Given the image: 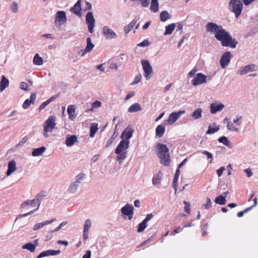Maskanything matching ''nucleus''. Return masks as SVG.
Segmentation results:
<instances>
[{
  "instance_id": "48",
  "label": "nucleus",
  "mask_w": 258,
  "mask_h": 258,
  "mask_svg": "<svg viewBox=\"0 0 258 258\" xmlns=\"http://www.w3.org/2000/svg\"><path fill=\"white\" fill-rule=\"evenodd\" d=\"M91 224V221L89 219L86 220L84 225V230L89 231Z\"/></svg>"
},
{
  "instance_id": "45",
  "label": "nucleus",
  "mask_w": 258,
  "mask_h": 258,
  "mask_svg": "<svg viewBox=\"0 0 258 258\" xmlns=\"http://www.w3.org/2000/svg\"><path fill=\"white\" fill-rule=\"evenodd\" d=\"M227 128L229 131H235L236 132H239V130L237 127H236L234 126L233 123L231 122V121L228 122L227 125Z\"/></svg>"
},
{
  "instance_id": "8",
  "label": "nucleus",
  "mask_w": 258,
  "mask_h": 258,
  "mask_svg": "<svg viewBox=\"0 0 258 258\" xmlns=\"http://www.w3.org/2000/svg\"><path fill=\"white\" fill-rule=\"evenodd\" d=\"M232 58L230 51H226L223 54L220 59V64L222 69H225L228 66Z\"/></svg>"
},
{
  "instance_id": "57",
  "label": "nucleus",
  "mask_w": 258,
  "mask_h": 258,
  "mask_svg": "<svg viewBox=\"0 0 258 258\" xmlns=\"http://www.w3.org/2000/svg\"><path fill=\"white\" fill-rule=\"evenodd\" d=\"M139 1L141 3V5L143 7H147L149 5L150 0H139Z\"/></svg>"
},
{
  "instance_id": "42",
  "label": "nucleus",
  "mask_w": 258,
  "mask_h": 258,
  "mask_svg": "<svg viewBox=\"0 0 258 258\" xmlns=\"http://www.w3.org/2000/svg\"><path fill=\"white\" fill-rule=\"evenodd\" d=\"M226 200L225 199L224 197H222V196H219L216 197L215 200V202L220 205H224L226 204Z\"/></svg>"
},
{
  "instance_id": "41",
  "label": "nucleus",
  "mask_w": 258,
  "mask_h": 258,
  "mask_svg": "<svg viewBox=\"0 0 258 258\" xmlns=\"http://www.w3.org/2000/svg\"><path fill=\"white\" fill-rule=\"evenodd\" d=\"M98 130V124L95 123L91 124L90 127V136L91 138L94 137L95 134Z\"/></svg>"
},
{
  "instance_id": "31",
  "label": "nucleus",
  "mask_w": 258,
  "mask_h": 258,
  "mask_svg": "<svg viewBox=\"0 0 258 258\" xmlns=\"http://www.w3.org/2000/svg\"><path fill=\"white\" fill-rule=\"evenodd\" d=\"M165 132V127L162 125H158L155 131L156 136L159 138L162 137Z\"/></svg>"
},
{
  "instance_id": "37",
  "label": "nucleus",
  "mask_w": 258,
  "mask_h": 258,
  "mask_svg": "<svg viewBox=\"0 0 258 258\" xmlns=\"http://www.w3.org/2000/svg\"><path fill=\"white\" fill-rule=\"evenodd\" d=\"M33 61L34 64L37 66H41L43 62L42 58L38 53L36 54L34 56Z\"/></svg>"
},
{
  "instance_id": "17",
  "label": "nucleus",
  "mask_w": 258,
  "mask_h": 258,
  "mask_svg": "<svg viewBox=\"0 0 258 258\" xmlns=\"http://www.w3.org/2000/svg\"><path fill=\"white\" fill-rule=\"evenodd\" d=\"M255 67V66L253 64L247 65L243 68H241L237 73L240 75H243L247 73L254 71Z\"/></svg>"
},
{
  "instance_id": "20",
  "label": "nucleus",
  "mask_w": 258,
  "mask_h": 258,
  "mask_svg": "<svg viewBox=\"0 0 258 258\" xmlns=\"http://www.w3.org/2000/svg\"><path fill=\"white\" fill-rule=\"evenodd\" d=\"M32 201H35V203H32V205H31V206H32V207H35V206H37V208L36 209L33 210H32V211H30V212H28V213H25V214H24L19 215L17 217L16 219V220H15V221H17V220L18 218H22V217H27V216H29V215H31V214H32L34 213L36 211H37V210L38 209V208H39V206H40V203H39V202L37 201V200H35V199H33V200H32Z\"/></svg>"
},
{
  "instance_id": "50",
  "label": "nucleus",
  "mask_w": 258,
  "mask_h": 258,
  "mask_svg": "<svg viewBox=\"0 0 258 258\" xmlns=\"http://www.w3.org/2000/svg\"><path fill=\"white\" fill-rule=\"evenodd\" d=\"M35 201H32V200H28L27 201H25L23 203H22L21 205V207L22 208H25L27 206H31L32 205L33 203H35Z\"/></svg>"
},
{
  "instance_id": "32",
  "label": "nucleus",
  "mask_w": 258,
  "mask_h": 258,
  "mask_svg": "<svg viewBox=\"0 0 258 258\" xmlns=\"http://www.w3.org/2000/svg\"><path fill=\"white\" fill-rule=\"evenodd\" d=\"M171 15L167 11H163L160 14V19L161 21L165 22L171 18Z\"/></svg>"
},
{
  "instance_id": "6",
  "label": "nucleus",
  "mask_w": 258,
  "mask_h": 258,
  "mask_svg": "<svg viewBox=\"0 0 258 258\" xmlns=\"http://www.w3.org/2000/svg\"><path fill=\"white\" fill-rule=\"evenodd\" d=\"M55 117L54 116H49L45 122L44 132H51L52 129L55 127Z\"/></svg>"
},
{
  "instance_id": "1",
  "label": "nucleus",
  "mask_w": 258,
  "mask_h": 258,
  "mask_svg": "<svg viewBox=\"0 0 258 258\" xmlns=\"http://www.w3.org/2000/svg\"><path fill=\"white\" fill-rule=\"evenodd\" d=\"M205 28L207 32L214 34L216 39L220 41L223 46H229L232 48L236 47L237 42L235 39H232L230 34L223 29L221 25L210 22L207 23Z\"/></svg>"
},
{
  "instance_id": "21",
  "label": "nucleus",
  "mask_w": 258,
  "mask_h": 258,
  "mask_svg": "<svg viewBox=\"0 0 258 258\" xmlns=\"http://www.w3.org/2000/svg\"><path fill=\"white\" fill-rule=\"evenodd\" d=\"M224 108V105L222 103H212L210 105V112L212 114H216L217 112L222 111Z\"/></svg>"
},
{
  "instance_id": "43",
  "label": "nucleus",
  "mask_w": 258,
  "mask_h": 258,
  "mask_svg": "<svg viewBox=\"0 0 258 258\" xmlns=\"http://www.w3.org/2000/svg\"><path fill=\"white\" fill-rule=\"evenodd\" d=\"M85 177L86 174L85 173H79L75 177V180L74 181L76 182L77 183H78L79 184H80L82 182V181L85 178Z\"/></svg>"
},
{
  "instance_id": "11",
  "label": "nucleus",
  "mask_w": 258,
  "mask_h": 258,
  "mask_svg": "<svg viewBox=\"0 0 258 258\" xmlns=\"http://www.w3.org/2000/svg\"><path fill=\"white\" fill-rule=\"evenodd\" d=\"M207 76L202 73H198L195 79L191 81V84L195 86L206 83Z\"/></svg>"
},
{
  "instance_id": "25",
  "label": "nucleus",
  "mask_w": 258,
  "mask_h": 258,
  "mask_svg": "<svg viewBox=\"0 0 258 258\" xmlns=\"http://www.w3.org/2000/svg\"><path fill=\"white\" fill-rule=\"evenodd\" d=\"M79 185L78 183L74 181H72L68 188V192L71 194H76L79 188Z\"/></svg>"
},
{
  "instance_id": "10",
  "label": "nucleus",
  "mask_w": 258,
  "mask_h": 258,
  "mask_svg": "<svg viewBox=\"0 0 258 258\" xmlns=\"http://www.w3.org/2000/svg\"><path fill=\"white\" fill-rule=\"evenodd\" d=\"M134 207L130 204H126L121 209V212L122 214L127 216L130 220L132 219L134 214Z\"/></svg>"
},
{
  "instance_id": "40",
  "label": "nucleus",
  "mask_w": 258,
  "mask_h": 258,
  "mask_svg": "<svg viewBox=\"0 0 258 258\" xmlns=\"http://www.w3.org/2000/svg\"><path fill=\"white\" fill-rule=\"evenodd\" d=\"M213 125L215 126V127H212L211 125L209 126L208 130L206 132V134H212L218 132L219 130V126L218 125H216L215 123H213Z\"/></svg>"
},
{
  "instance_id": "62",
  "label": "nucleus",
  "mask_w": 258,
  "mask_h": 258,
  "mask_svg": "<svg viewBox=\"0 0 258 258\" xmlns=\"http://www.w3.org/2000/svg\"><path fill=\"white\" fill-rule=\"evenodd\" d=\"M244 171L245 173H246V175L248 177H251L253 174V173L250 168L246 169L244 170Z\"/></svg>"
},
{
  "instance_id": "19",
  "label": "nucleus",
  "mask_w": 258,
  "mask_h": 258,
  "mask_svg": "<svg viewBox=\"0 0 258 258\" xmlns=\"http://www.w3.org/2000/svg\"><path fill=\"white\" fill-rule=\"evenodd\" d=\"M134 131L130 127H126L121 135L120 138L122 140L129 141L132 138Z\"/></svg>"
},
{
  "instance_id": "18",
  "label": "nucleus",
  "mask_w": 258,
  "mask_h": 258,
  "mask_svg": "<svg viewBox=\"0 0 258 258\" xmlns=\"http://www.w3.org/2000/svg\"><path fill=\"white\" fill-rule=\"evenodd\" d=\"M17 170L16 162L14 160H11L8 162V170L6 174L8 176L11 175Z\"/></svg>"
},
{
  "instance_id": "51",
  "label": "nucleus",
  "mask_w": 258,
  "mask_h": 258,
  "mask_svg": "<svg viewBox=\"0 0 258 258\" xmlns=\"http://www.w3.org/2000/svg\"><path fill=\"white\" fill-rule=\"evenodd\" d=\"M203 206L206 209H209L212 207V202L209 198H207L206 203L203 204Z\"/></svg>"
},
{
  "instance_id": "12",
  "label": "nucleus",
  "mask_w": 258,
  "mask_h": 258,
  "mask_svg": "<svg viewBox=\"0 0 258 258\" xmlns=\"http://www.w3.org/2000/svg\"><path fill=\"white\" fill-rule=\"evenodd\" d=\"M67 22V17L65 12L61 11L56 13L55 23H58L59 25L61 26Z\"/></svg>"
},
{
  "instance_id": "28",
  "label": "nucleus",
  "mask_w": 258,
  "mask_h": 258,
  "mask_svg": "<svg viewBox=\"0 0 258 258\" xmlns=\"http://www.w3.org/2000/svg\"><path fill=\"white\" fill-rule=\"evenodd\" d=\"M162 173L159 171L156 175H154L152 179V183L154 185H158L161 183L162 180Z\"/></svg>"
},
{
  "instance_id": "3",
  "label": "nucleus",
  "mask_w": 258,
  "mask_h": 258,
  "mask_svg": "<svg viewBox=\"0 0 258 258\" xmlns=\"http://www.w3.org/2000/svg\"><path fill=\"white\" fill-rule=\"evenodd\" d=\"M157 156L160 160V162L164 166L168 165L170 160L169 149L166 145L158 143L156 146Z\"/></svg>"
},
{
  "instance_id": "22",
  "label": "nucleus",
  "mask_w": 258,
  "mask_h": 258,
  "mask_svg": "<svg viewBox=\"0 0 258 258\" xmlns=\"http://www.w3.org/2000/svg\"><path fill=\"white\" fill-rule=\"evenodd\" d=\"M78 142V138L76 135H68L66 138L65 144L68 147H71L75 143Z\"/></svg>"
},
{
  "instance_id": "33",
  "label": "nucleus",
  "mask_w": 258,
  "mask_h": 258,
  "mask_svg": "<svg viewBox=\"0 0 258 258\" xmlns=\"http://www.w3.org/2000/svg\"><path fill=\"white\" fill-rule=\"evenodd\" d=\"M203 110L202 108H198L191 114V116L194 119H198L202 116Z\"/></svg>"
},
{
  "instance_id": "53",
  "label": "nucleus",
  "mask_w": 258,
  "mask_h": 258,
  "mask_svg": "<svg viewBox=\"0 0 258 258\" xmlns=\"http://www.w3.org/2000/svg\"><path fill=\"white\" fill-rule=\"evenodd\" d=\"M150 44V42L147 39H145L142 42H140L139 44H138L137 46L139 47H146L149 46Z\"/></svg>"
},
{
  "instance_id": "30",
  "label": "nucleus",
  "mask_w": 258,
  "mask_h": 258,
  "mask_svg": "<svg viewBox=\"0 0 258 258\" xmlns=\"http://www.w3.org/2000/svg\"><path fill=\"white\" fill-rule=\"evenodd\" d=\"M180 173V170L179 169H177L176 170L174 176V179L172 182V186L175 190V193H176L177 189V181L179 177Z\"/></svg>"
},
{
  "instance_id": "46",
  "label": "nucleus",
  "mask_w": 258,
  "mask_h": 258,
  "mask_svg": "<svg viewBox=\"0 0 258 258\" xmlns=\"http://www.w3.org/2000/svg\"><path fill=\"white\" fill-rule=\"evenodd\" d=\"M146 227H147V223H146L143 221L138 225V228L137 229L138 232H143L146 229Z\"/></svg>"
},
{
  "instance_id": "64",
  "label": "nucleus",
  "mask_w": 258,
  "mask_h": 258,
  "mask_svg": "<svg viewBox=\"0 0 258 258\" xmlns=\"http://www.w3.org/2000/svg\"><path fill=\"white\" fill-rule=\"evenodd\" d=\"M91 256V251L90 250H87L86 251L85 254L83 256L82 258H90Z\"/></svg>"
},
{
  "instance_id": "47",
  "label": "nucleus",
  "mask_w": 258,
  "mask_h": 258,
  "mask_svg": "<svg viewBox=\"0 0 258 258\" xmlns=\"http://www.w3.org/2000/svg\"><path fill=\"white\" fill-rule=\"evenodd\" d=\"M101 105V103L99 101H95L93 102L91 104V108L89 109L90 111H93L95 108H98L100 107Z\"/></svg>"
},
{
  "instance_id": "49",
  "label": "nucleus",
  "mask_w": 258,
  "mask_h": 258,
  "mask_svg": "<svg viewBox=\"0 0 258 258\" xmlns=\"http://www.w3.org/2000/svg\"><path fill=\"white\" fill-rule=\"evenodd\" d=\"M11 9L12 12L17 13L18 12V6L15 2H13L11 5Z\"/></svg>"
},
{
  "instance_id": "13",
  "label": "nucleus",
  "mask_w": 258,
  "mask_h": 258,
  "mask_svg": "<svg viewBox=\"0 0 258 258\" xmlns=\"http://www.w3.org/2000/svg\"><path fill=\"white\" fill-rule=\"evenodd\" d=\"M103 34L106 39H113L117 37L116 34L107 26H104L103 28Z\"/></svg>"
},
{
  "instance_id": "16",
  "label": "nucleus",
  "mask_w": 258,
  "mask_h": 258,
  "mask_svg": "<svg viewBox=\"0 0 258 258\" xmlns=\"http://www.w3.org/2000/svg\"><path fill=\"white\" fill-rule=\"evenodd\" d=\"M60 253V250L49 249L41 252L37 257V258H42L50 255H56Z\"/></svg>"
},
{
  "instance_id": "29",
  "label": "nucleus",
  "mask_w": 258,
  "mask_h": 258,
  "mask_svg": "<svg viewBox=\"0 0 258 258\" xmlns=\"http://www.w3.org/2000/svg\"><path fill=\"white\" fill-rule=\"evenodd\" d=\"M139 19V18H137L136 17L128 25L124 27V31L126 34H127L130 31H131L133 28L135 26Z\"/></svg>"
},
{
  "instance_id": "26",
  "label": "nucleus",
  "mask_w": 258,
  "mask_h": 258,
  "mask_svg": "<svg viewBox=\"0 0 258 258\" xmlns=\"http://www.w3.org/2000/svg\"><path fill=\"white\" fill-rule=\"evenodd\" d=\"M46 148L44 146L34 149L32 152V156L33 157H37L42 155V154L46 151Z\"/></svg>"
},
{
  "instance_id": "44",
  "label": "nucleus",
  "mask_w": 258,
  "mask_h": 258,
  "mask_svg": "<svg viewBox=\"0 0 258 258\" xmlns=\"http://www.w3.org/2000/svg\"><path fill=\"white\" fill-rule=\"evenodd\" d=\"M49 224V222H46V221L36 224L33 228V230L34 231L38 230L39 229L42 228L43 226Z\"/></svg>"
},
{
  "instance_id": "54",
  "label": "nucleus",
  "mask_w": 258,
  "mask_h": 258,
  "mask_svg": "<svg viewBox=\"0 0 258 258\" xmlns=\"http://www.w3.org/2000/svg\"><path fill=\"white\" fill-rule=\"evenodd\" d=\"M142 79V76L141 75H138L136 76L134 81L131 83V85H134L139 83Z\"/></svg>"
},
{
  "instance_id": "5",
  "label": "nucleus",
  "mask_w": 258,
  "mask_h": 258,
  "mask_svg": "<svg viewBox=\"0 0 258 258\" xmlns=\"http://www.w3.org/2000/svg\"><path fill=\"white\" fill-rule=\"evenodd\" d=\"M141 64L144 71V76L147 80H149L153 72V68L148 59L142 60Z\"/></svg>"
},
{
  "instance_id": "34",
  "label": "nucleus",
  "mask_w": 258,
  "mask_h": 258,
  "mask_svg": "<svg viewBox=\"0 0 258 258\" xmlns=\"http://www.w3.org/2000/svg\"><path fill=\"white\" fill-rule=\"evenodd\" d=\"M142 110V107L140 104L136 103L132 105L128 109L129 112H136Z\"/></svg>"
},
{
  "instance_id": "58",
  "label": "nucleus",
  "mask_w": 258,
  "mask_h": 258,
  "mask_svg": "<svg viewBox=\"0 0 258 258\" xmlns=\"http://www.w3.org/2000/svg\"><path fill=\"white\" fill-rule=\"evenodd\" d=\"M225 170V167L223 166L217 170L216 172L218 177L221 176L223 171Z\"/></svg>"
},
{
  "instance_id": "9",
  "label": "nucleus",
  "mask_w": 258,
  "mask_h": 258,
  "mask_svg": "<svg viewBox=\"0 0 258 258\" xmlns=\"http://www.w3.org/2000/svg\"><path fill=\"white\" fill-rule=\"evenodd\" d=\"M185 112V111L184 110H180L177 112H172L169 115L168 118L167 120V123L169 124H173L178 119V118L181 116V115L184 114Z\"/></svg>"
},
{
  "instance_id": "59",
  "label": "nucleus",
  "mask_w": 258,
  "mask_h": 258,
  "mask_svg": "<svg viewBox=\"0 0 258 258\" xmlns=\"http://www.w3.org/2000/svg\"><path fill=\"white\" fill-rule=\"evenodd\" d=\"M197 72V69L196 68H194L193 69H192L188 74V77L191 78L195 76L196 75V73Z\"/></svg>"
},
{
  "instance_id": "23",
  "label": "nucleus",
  "mask_w": 258,
  "mask_h": 258,
  "mask_svg": "<svg viewBox=\"0 0 258 258\" xmlns=\"http://www.w3.org/2000/svg\"><path fill=\"white\" fill-rule=\"evenodd\" d=\"M36 93H33L31 94L30 99H26L23 104V108L24 109H27L28 108L31 104H34V101L36 99Z\"/></svg>"
},
{
  "instance_id": "27",
  "label": "nucleus",
  "mask_w": 258,
  "mask_h": 258,
  "mask_svg": "<svg viewBox=\"0 0 258 258\" xmlns=\"http://www.w3.org/2000/svg\"><path fill=\"white\" fill-rule=\"evenodd\" d=\"M9 85V81L6 77L3 75L0 82V90L3 91Z\"/></svg>"
},
{
  "instance_id": "38",
  "label": "nucleus",
  "mask_w": 258,
  "mask_h": 258,
  "mask_svg": "<svg viewBox=\"0 0 258 258\" xmlns=\"http://www.w3.org/2000/svg\"><path fill=\"white\" fill-rule=\"evenodd\" d=\"M219 142L223 144L228 147L231 148V143L225 136H222L218 139Z\"/></svg>"
},
{
  "instance_id": "39",
  "label": "nucleus",
  "mask_w": 258,
  "mask_h": 258,
  "mask_svg": "<svg viewBox=\"0 0 258 258\" xmlns=\"http://www.w3.org/2000/svg\"><path fill=\"white\" fill-rule=\"evenodd\" d=\"M23 249H26L28 250H29L31 252H33L35 251L36 249V246L35 244L29 242L28 243H26V244H24L22 246Z\"/></svg>"
},
{
  "instance_id": "4",
  "label": "nucleus",
  "mask_w": 258,
  "mask_h": 258,
  "mask_svg": "<svg viewBox=\"0 0 258 258\" xmlns=\"http://www.w3.org/2000/svg\"><path fill=\"white\" fill-rule=\"evenodd\" d=\"M229 10L234 13L236 18H238L241 14L243 4L240 0H230L228 4Z\"/></svg>"
},
{
  "instance_id": "56",
  "label": "nucleus",
  "mask_w": 258,
  "mask_h": 258,
  "mask_svg": "<svg viewBox=\"0 0 258 258\" xmlns=\"http://www.w3.org/2000/svg\"><path fill=\"white\" fill-rule=\"evenodd\" d=\"M116 137V135H114V134L112 136V137H111V138H110L108 140V141H107V142L106 143V147H109L112 144V143L113 142V140L115 139Z\"/></svg>"
},
{
  "instance_id": "61",
  "label": "nucleus",
  "mask_w": 258,
  "mask_h": 258,
  "mask_svg": "<svg viewBox=\"0 0 258 258\" xmlns=\"http://www.w3.org/2000/svg\"><path fill=\"white\" fill-rule=\"evenodd\" d=\"M20 88L23 90H28V85L26 82H22L20 84Z\"/></svg>"
},
{
  "instance_id": "2",
  "label": "nucleus",
  "mask_w": 258,
  "mask_h": 258,
  "mask_svg": "<svg viewBox=\"0 0 258 258\" xmlns=\"http://www.w3.org/2000/svg\"><path fill=\"white\" fill-rule=\"evenodd\" d=\"M130 141L122 140L115 150V153L117 155L116 160L121 163L127 155V149L129 147Z\"/></svg>"
},
{
  "instance_id": "63",
  "label": "nucleus",
  "mask_w": 258,
  "mask_h": 258,
  "mask_svg": "<svg viewBox=\"0 0 258 258\" xmlns=\"http://www.w3.org/2000/svg\"><path fill=\"white\" fill-rule=\"evenodd\" d=\"M153 217V215L152 214H148L145 219L143 220L144 222L147 223L149 220H150Z\"/></svg>"
},
{
  "instance_id": "7",
  "label": "nucleus",
  "mask_w": 258,
  "mask_h": 258,
  "mask_svg": "<svg viewBox=\"0 0 258 258\" xmlns=\"http://www.w3.org/2000/svg\"><path fill=\"white\" fill-rule=\"evenodd\" d=\"M86 22L88 25V31L92 33L94 32L93 28L95 24V19L93 13L89 12L86 15Z\"/></svg>"
},
{
  "instance_id": "14",
  "label": "nucleus",
  "mask_w": 258,
  "mask_h": 258,
  "mask_svg": "<svg viewBox=\"0 0 258 258\" xmlns=\"http://www.w3.org/2000/svg\"><path fill=\"white\" fill-rule=\"evenodd\" d=\"M70 11L76 16H80L82 11L81 0H78L75 5L70 9Z\"/></svg>"
},
{
  "instance_id": "15",
  "label": "nucleus",
  "mask_w": 258,
  "mask_h": 258,
  "mask_svg": "<svg viewBox=\"0 0 258 258\" xmlns=\"http://www.w3.org/2000/svg\"><path fill=\"white\" fill-rule=\"evenodd\" d=\"M86 41L87 45L86 46V48L84 49H81L80 50V51L82 52L81 55V56H84L86 53L90 52L95 46V45L92 43L91 38H87Z\"/></svg>"
},
{
  "instance_id": "35",
  "label": "nucleus",
  "mask_w": 258,
  "mask_h": 258,
  "mask_svg": "<svg viewBox=\"0 0 258 258\" xmlns=\"http://www.w3.org/2000/svg\"><path fill=\"white\" fill-rule=\"evenodd\" d=\"M175 26V24L174 23H172L166 26L165 27V31L164 32V35H167L171 34L174 30Z\"/></svg>"
},
{
  "instance_id": "55",
  "label": "nucleus",
  "mask_w": 258,
  "mask_h": 258,
  "mask_svg": "<svg viewBox=\"0 0 258 258\" xmlns=\"http://www.w3.org/2000/svg\"><path fill=\"white\" fill-rule=\"evenodd\" d=\"M183 204L185 205L184 210L186 213L189 214L190 209V204L188 202L184 201Z\"/></svg>"
},
{
  "instance_id": "36",
  "label": "nucleus",
  "mask_w": 258,
  "mask_h": 258,
  "mask_svg": "<svg viewBox=\"0 0 258 258\" xmlns=\"http://www.w3.org/2000/svg\"><path fill=\"white\" fill-rule=\"evenodd\" d=\"M150 10L154 13L159 10V3L158 0H152L150 5Z\"/></svg>"
},
{
  "instance_id": "52",
  "label": "nucleus",
  "mask_w": 258,
  "mask_h": 258,
  "mask_svg": "<svg viewBox=\"0 0 258 258\" xmlns=\"http://www.w3.org/2000/svg\"><path fill=\"white\" fill-rule=\"evenodd\" d=\"M28 138L27 137L25 136L24 138H23L19 142L18 144L16 145V148H19L20 146H22L23 145H24L27 141Z\"/></svg>"
},
{
  "instance_id": "24",
  "label": "nucleus",
  "mask_w": 258,
  "mask_h": 258,
  "mask_svg": "<svg viewBox=\"0 0 258 258\" xmlns=\"http://www.w3.org/2000/svg\"><path fill=\"white\" fill-rule=\"evenodd\" d=\"M67 112L69 115V118L71 120H74L76 117V107L74 105H70L67 108Z\"/></svg>"
},
{
  "instance_id": "60",
  "label": "nucleus",
  "mask_w": 258,
  "mask_h": 258,
  "mask_svg": "<svg viewBox=\"0 0 258 258\" xmlns=\"http://www.w3.org/2000/svg\"><path fill=\"white\" fill-rule=\"evenodd\" d=\"M242 119V116H239L236 117V119L233 120V122L236 123L237 125H239L241 124Z\"/></svg>"
}]
</instances>
